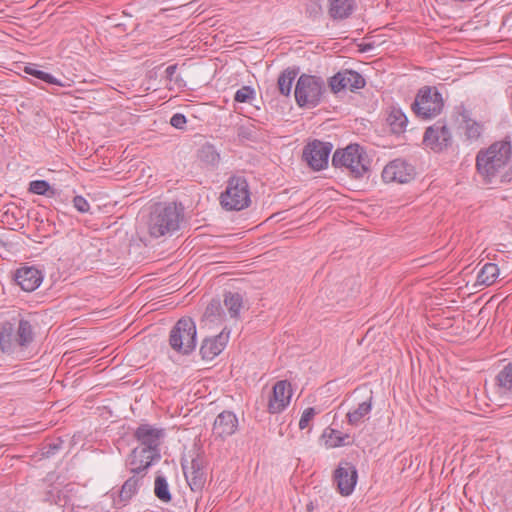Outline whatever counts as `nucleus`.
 Returning <instances> with one entry per match:
<instances>
[{
  "instance_id": "nucleus-11",
  "label": "nucleus",
  "mask_w": 512,
  "mask_h": 512,
  "mask_svg": "<svg viewBox=\"0 0 512 512\" xmlns=\"http://www.w3.org/2000/svg\"><path fill=\"white\" fill-rule=\"evenodd\" d=\"M337 490L342 496H349L354 491L358 473L356 467L347 461L340 462L333 474Z\"/></svg>"
},
{
  "instance_id": "nucleus-29",
  "label": "nucleus",
  "mask_w": 512,
  "mask_h": 512,
  "mask_svg": "<svg viewBox=\"0 0 512 512\" xmlns=\"http://www.w3.org/2000/svg\"><path fill=\"white\" fill-rule=\"evenodd\" d=\"M298 68H287L278 77V88L283 96H290L293 82L298 75Z\"/></svg>"
},
{
  "instance_id": "nucleus-16",
  "label": "nucleus",
  "mask_w": 512,
  "mask_h": 512,
  "mask_svg": "<svg viewBox=\"0 0 512 512\" xmlns=\"http://www.w3.org/2000/svg\"><path fill=\"white\" fill-rule=\"evenodd\" d=\"M443 98H415L411 109L415 115L423 120L437 117L443 110Z\"/></svg>"
},
{
  "instance_id": "nucleus-24",
  "label": "nucleus",
  "mask_w": 512,
  "mask_h": 512,
  "mask_svg": "<svg viewBox=\"0 0 512 512\" xmlns=\"http://www.w3.org/2000/svg\"><path fill=\"white\" fill-rule=\"evenodd\" d=\"M322 438L324 439L325 446L327 448H337L350 443V436L348 434H343L339 430L331 427L324 429Z\"/></svg>"
},
{
  "instance_id": "nucleus-18",
  "label": "nucleus",
  "mask_w": 512,
  "mask_h": 512,
  "mask_svg": "<svg viewBox=\"0 0 512 512\" xmlns=\"http://www.w3.org/2000/svg\"><path fill=\"white\" fill-rule=\"evenodd\" d=\"M183 473L192 491H201L206 482L203 461L200 458L192 459L190 466L182 464Z\"/></svg>"
},
{
  "instance_id": "nucleus-35",
  "label": "nucleus",
  "mask_w": 512,
  "mask_h": 512,
  "mask_svg": "<svg viewBox=\"0 0 512 512\" xmlns=\"http://www.w3.org/2000/svg\"><path fill=\"white\" fill-rule=\"evenodd\" d=\"M29 192L37 195L50 196L54 194L50 184L45 180H34L29 184Z\"/></svg>"
},
{
  "instance_id": "nucleus-14",
  "label": "nucleus",
  "mask_w": 512,
  "mask_h": 512,
  "mask_svg": "<svg viewBox=\"0 0 512 512\" xmlns=\"http://www.w3.org/2000/svg\"><path fill=\"white\" fill-rule=\"evenodd\" d=\"M134 437L139 446L153 452H160L161 440L164 437V430L150 424H141L134 432Z\"/></svg>"
},
{
  "instance_id": "nucleus-15",
  "label": "nucleus",
  "mask_w": 512,
  "mask_h": 512,
  "mask_svg": "<svg viewBox=\"0 0 512 512\" xmlns=\"http://www.w3.org/2000/svg\"><path fill=\"white\" fill-rule=\"evenodd\" d=\"M326 89V82L320 76L302 74L296 83L294 96H321Z\"/></svg>"
},
{
  "instance_id": "nucleus-7",
  "label": "nucleus",
  "mask_w": 512,
  "mask_h": 512,
  "mask_svg": "<svg viewBox=\"0 0 512 512\" xmlns=\"http://www.w3.org/2000/svg\"><path fill=\"white\" fill-rule=\"evenodd\" d=\"M366 85L365 78L357 71L344 69L328 79V86L333 94L357 93Z\"/></svg>"
},
{
  "instance_id": "nucleus-34",
  "label": "nucleus",
  "mask_w": 512,
  "mask_h": 512,
  "mask_svg": "<svg viewBox=\"0 0 512 512\" xmlns=\"http://www.w3.org/2000/svg\"><path fill=\"white\" fill-rule=\"evenodd\" d=\"M155 496L162 502H170L172 499L167 480L164 476L158 475L154 483Z\"/></svg>"
},
{
  "instance_id": "nucleus-38",
  "label": "nucleus",
  "mask_w": 512,
  "mask_h": 512,
  "mask_svg": "<svg viewBox=\"0 0 512 512\" xmlns=\"http://www.w3.org/2000/svg\"><path fill=\"white\" fill-rule=\"evenodd\" d=\"M321 98H295L300 108H314L319 105Z\"/></svg>"
},
{
  "instance_id": "nucleus-4",
  "label": "nucleus",
  "mask_w": 512,
  "mask_h": 512,
  "mask_svg": "<svg viewBox=\"0 0 512 512\" xmlns=\"http://www.w3.org/2000/svg\"><path fill=\"white\" fill-rule=\"evenodd\" d=\"M332 165L355 179L363 178L368 173L370 159L365 149L359 144H349L337 149L332 156Z\"/></svg>"
},
{
  "instance_id": "nucleus-21",
  "label": "nucleus",
  "mask_w": 512,
  "mask_h": 512,
  "mask_svg": "<svg viewBox=\"0 0 512 512\" xmlns=\"http://www.w3.org/2000/svg\"><path fill=\"white\" fill-rule=\"evenodd\" d=\"M372 400L373 396L372 392H370V395L364 401L350 410L346 415L348 424L358 426L363 423L372 410Z\"/></svg>"
},
{
  "instance_id": "nucleus-9",
  "label": "nucleus",
  "mask_w": 512,
  "mask_h": 512,
  "mask_svg": "<svg viewBox=\"0 0 512 512\" xmlns=\"http://www.w3.org/2000/svg\"><path fill=\"white\" fill-rule=\"evenodd\" d=\"M331 149L332 145L330 143L314 140L305 145L303 159L309 167L319 171L327 166Z\"/></svg>"
},
{
  "instance_id": "nucleus-2",
  "label": "nucleus",
  "mask_w": 512,
  "mask_h": 512,
  "mask_svg": "<svg viewBox=\"0 0 512 512\" xmlns=\"http://www.w3.org/2000/svg\"><path fill=\"white\" fill-rule=\"evenodd\" d=\"M35 331L30 320L21 317L17 325L4 321L0 325V350L13 355L24 352L34 341Z\"/></svg>"
},
{
  "instance_id": "nucleus-25",
  "label": "nucleus",
  "mask_w": 512,
  "mask_h": 512,
  "mask_svg": "<svg viewBox=\"0 0 512 512\" xmlns=\"http://www.w3.org/2000/svg\"><path fill=\"white\" fill-rule=\"evenodd\" d=\"M144 476V474H133L124 482L119 493L121 501H128L138 493Z\"/></svg>"
},
{
  "instance_id": "nucleus-12",
  "label": "nucleus",
  "mask_w": 512,
  "mask_h": 512,
  "mask_svg": "<svg viewBox=\"0 0 512 512\" xmlns=\"http://www.w3.org/2000/svg\"><path fill=\"white\" fill-rule=\"evenodd\" d=\"M160 452H153L149 449L135 447L127 460L129 470L132 474H144L151 464L160 459Z\"/></svg>"
},
{
  "instance_id": "nucleus-10",
  "label": "nucleus",
  "mask_w": 512,
  "mask_h": 512,
  "mask_svg": "<svg viewBox=\"0 0 512 512\" xmlns=\"http://www.w3.org/2000/svg\"><path fill=\"white\" fill-rule=\"evenodd\" d=\"M415 176L414 167L402 159L390 161L382 171V179L385 183H408Z\"/></svg>"
},
{
  "instance_id": "nucleus-28",
  "label": "nucleus",
  "mask_w": 512,
  "mask_h": 512,
  "mask_svg": "<svg viewBox=\"0 0 512 512\" xmlns=\"http://www.w3.org/2000/svg\"><path fill=\"white\" fill-rule=\"evenodd\" d=\"M498 275V266L494 263H486L478 272L477 284L488 287L495 283Z\"/></svg>"
},
{
  "instance_id": "nucleus-37",
  "label": "nucleus",
  "mask_w": 512,
  "mask_h": 512,
  "mask_svg": "<svg viewBox=\"0 0 512 512\" xmlns=\"http://www.w3.org/2000/svg\"><path fill=\"white\" fill-rule=\"evenodd\" d=\"M73 206L80 213H86L90 209V205H89L88 201L81 195H77L73 198Z\"/></svg>"
},
{
  "instance_id": "nucleus-8",
  "label": "nucleus",
  "mask_w": 512,
  "mask_h": 512,
  "mask_svg": "<svg viewBox=\"0 0 512 512\" xmlns=\"http://www.w3.org/2000/svg\"><path fill=\"white\" fill-rule=\"evenodd\" d=\"M453 137L450 129L443 121H437L426 128L423 135V145L439 153L452 146Z\"/></svg>"
},
{
  "instance_id": "nucleus-27",
  "label": "nucleus",
  "mask_w": 512,
  "mask_h": 512,
  "mask_svg": "<svg viewBox=\"0 0 512 512\" xmlns=\"http://www.w3.org/2000/svg\"><path fill=\"white\" fill-rule=\"evenodd\" d=\"M498 391L502 395H512V362L508 363L496 376Z\"/></svg>"
},
{
  "instance_id": "nucleus-13",
  "label": "nucleus",
  "mask_w": 512,
  "mask_h": 512,
  "mask_svg": "<svg viewBox=\"0 0 512 512\" xmlns=\"http://www.w3.org/2000/svg\"><path fill=\"white\" fill-rule=\"evenodd\" d=\"M292 388L287 380H280L275 383L272 394L268 401V412L271 414L281 413L290 404Z\"/></svg>"
},
{
  "instance_id": "nucleus-19",
  "label": "nucleus",
  "mask_w": 512,
  "mask_h": 512,
  "mask_svg": "<svg viewBox=\"0 0 512 512\" xmlns=\"http://www.w3.org/2000/svg\"><path fill=\"white\" fill-rule=\"evenodd\" d=\"M14 279L22 290L32 292L42 283L43 275L37 268L25 266L17 269Z\"/></svg>"
},
{
  "instance_id": "nucleus-44",
  "label": "nucleus",
  "mask_w": 512,
  "mask_h": 512,
  "mask_svg": "<svg viewBox=\"0 0 512 512\" xmlns=\"http://www.w3.org/2000/svg\"><path fill=\"white\" fill-rule=\"evenodd\" d=\"M257 99L258 98H244V97L234 98L235 101L240 102V103H252V101H255Z\"/></svg>"
},
{
  "instance_id": "nucleus-43",
  "label": "nucleus",
  "mask_w": 512,
  "mask_h": 512,
  "mask_svg": "<svg viewBox=\"0 0 512 512\" xmlns=\"http://www.w3.org/2000/svg\"><path fill=\"white\" fill-rule=\"evenodd\" d=\"M256 94L255 90L251 86H242L240 89H238L234 96H254Z\"/></svg>"
},
{
  "instance_id": "nucleus-32",
  "label": "nucleus",
  "mask_w": 512,
  "mask_h": 512,
  "mask_svg": "<svg viewBox=\"0 0 512 512\" xmlns=\"http://www.w3.org/2000/svg\"><path fill=\"white\" fill-rule=\"evenodd\" d=\"M242 296L239 293L227 292L224 295V305L231 317H237L242 307Z\"/></svg>"
},
{
  "instance_id": "nucleus-36",
  "label": "nucleus",
  "mask_w": 512,
  "mask_h": 512,
  "mask_svg": "<svg viewBox=\"0 0 512 512\" xmlns=\"http://www.w3.org/2000/svg\"><path fill=\"white\" fill-rule=\"evenodd\" d=\"M316 415V410L313 407L306 408L299 420V428L301 430H304L309 427L310 422L313 420L314 416Z\"/></svg>"
},
{
  "instance_id": "nucleus-30",
  "label": "nucleus",
  "mask_w": 512,
  "mask_h": 512,
  "mask_svg": "<svg viewBox=\"0 0 512 512\" xmlns=\"http://www.w3.org/2000/svg\"><path fill=\"white\" fill-rule=\"evenodd\" d=\"M198 158L199 160L208 166L215 167L218 165L220 161V155L217 152L216 148L210 144L205 143L201 146V148L198 150Z\"/></svg>"
},
{
  "instance_id": "nucleus-23",
  "label": "nucleus",
  "mask_w": 512,
  "mask_h": 512,
  "mask_svg": "<svg viewBox=\"0 0 512 512\" xmlns=\"http://www.w3.org/2000/svg\"><path fill=\"white\" fill-rule=\"evenodd\" d=\"M387 123L391 132L399 135L406 131L408 118L400 108L391 107L387 116Z\"/></svg>"
},
{
  "instance_id": "nucleus-39",
  "label": "nucleus",
  "mask_w": 512,
  "mask_h": 512,
  "mask_svg": "<svg viewBox=\"0 0 512 512\" xmlns=\"http://www.w3.org/2000/svg\"><path fill=\"white\" fill-rule=\"evenodd\" d=\"M61 445L62 441L47 443L42 449V455L45 457L53 456L61 448Z\"/></svg>"
},
{
  "instance_id": "nucleus-5",
  "label": "nucleus",
  "mask_w": 512,
  "mask_h": 512,
  "mask_svg": "<svg viewBox=\"0 0 512 512\" xmlns=\"http://www.w3.org/2000/svg\"><path fill=\"white\" fill-rule=\"evenodd\" d=\"M220 204L227 211H241L250 206L251 192L245 177L232 176L228 179L220 195Z\"/></svg>"
},
{
  "instance_id": "nucleus-1",
  "label": "nucleus",
  "mask_w": 512,
  "mask_h": 512,
  "mask_svg": "<svg viewBox=\"0 0 512 512\" xmlns=\"http://www.w3.org/2000/svg\"><path fill=\"white\" fill-rule=\"evenodd\" d=\"M511 157V145L507 141L491 144L486 150H480L476 156V168L483 180L489 184H498L512 180V168H508Z\"/></svg>"
},
{
  "instance_id": "nucleus-33",
  "label": "nucleus",
  "mask_w": 512,
  "mask_h": 512,
  "mask_svg": "<svg viewBox=\"0 0 512 512\" xmlns=\"http://www.w3.org/2000/svg\"><path fill=\"white\" fill-rule=\"evenodd\" d=\"M177 65H169L166 70L167 87L169 90L181 89L185 86L184 80L177 74Z\"/></svg>"
},
{
  "instance_id": "nucleus-6",
  "label": "nucleus",
  "mask_w": 512,
  "mask_h": 512,
  "mask_svg": "<svg viewBox=\"0 0 512 512\" xmlns=\"http://www.w3.org/2000/svg\"><path fill=\"white\" fill-rule=\"evenodd\" d=\"M196 325L189 317L179 319L170 331V347L183 355L190 354L196 347Z\"/></svg>"
},
{
  "instance_id": "nucleus-20",
  "label": "nucleus",
  "mask_w": 512,
  "mask_h": 512,
  "mask_svg": "<svg viewBox=\"0 0 512 512\" xmlns=\"http://www.w3.org/2000/svg\"><path fill=\"white\" fill-rule=\"evenodd\" d=\"M328 15L340 21L349 18L356 9V0H327Z\"/></svg>"
},
{
  "instance_id": "nucleus-31",
  "label": "nucleus",
  "mask_w": 512,
  "mask_h": 512,
  "mask_svg": "<svg viewBox=\"0 0 512 512\" xmlns=\"http://www.w3.org/2000/svg\"><path fill=\"white\" fill-rule=\"evenodd\" d=\"M23 71L26 74L31 75L47 84L63 86L61 81L56 79L53 75H51L50 73H47L43 70H40L39 65H37V64L30 63L24 67Z\"/></svg>"
},
{
  "instance_id": "nucleus-26",
  "label": "nucleus",
  "mask_w": 512,
  "mask_h": 512,
  "mask_svg": "<svg viewBox=\"0 0 512 512\" xmlns=\"http://www.w3.org/2000/svg\"><path fill=\"white\" fill-rule=\"evenodd\" d=\"M464 135L467 140L475 141L482 133V125L470 118L469 112L463 110L461 113Z\"/></svg>"
},
{
  "instance_id": "nucleus-42",
  "label": "nucleus",
  "mask_w": 512,
  "mask_h": 512,
  "mask_svg": "<svg viewBox=\"0 0 512 512\" xmlns=\"http://www.w3.org/2000/svg\"><path fill=\"white\" fill-rule=\"evenodd\" d=\"M416 96H441V93L436 87L423 86L418 90Z\"/></svg>"
},
{
  "instance_id": "nucleus-3",
  "label": "nucleus",
  "mask_w": 512,
  "mask_h": 512,
  "mask_svg": "<svg viewBox=\"0 0 512 512\" xmlns=\"http://www.w3.org/2000/svg\"><path fill=\"white\" fill-rule=\"evenodd\" d=\"M183 217L184 213L181 205L158 203L150 213L147 222L148 233L154 238L171 235L179 229Z\"/></svg>"
},
{
  "instance_id": "nucleus-22",
  "label": "nucleus",
  "mask_w": 512,
  "mask_h": 512,
  "mask_svg": "<svg viewBox=\"0 0 512 512\" xmlns=\"http://www.w3.org/2000/svg\"><path fill=\"white\" fill-rule=\"evenodd\" d=\"M225 347L222 334L205 339L200 347V354L204 360H212L219 355Z\"/></svg>"
},
{
  "instance_id": "nucleus-40",
  "label": "nucleus",
  "mask_w": 512,
  "mask_h": 512,
  "mask_svg": "<svg viewBox=\"0 0 512 512\" xmlns=\"http://www.w3.org/2000/svg\"><path fill=\"white\" fill-rule=\"evenodd\" d=\"M170 124L177 129H183L186 124V117L183 114L176 113L171 117Z\"/></svg>"
},
{
  "instance_id": "nucleus-41",
  "label": "nucleus",
  "mask_w": 512,
  "mask_h": 512,
  "mask_svg": "<svg viewBox=\"0 0 512 512\" xmlns=\"http://www.w3.org/2000/svg\"><path fill=\"white\" fill-rule=\"evenodd\" d=\"M221 310V305H220V301L218 300H213L210 302V304L207 306L206 308V312H205V315L207 317H211V316H215V315H219V312Z\"/></svg>"
},
{
  "instance_id": "nucleus-17",
  "label": "nucleus",
  "mask_w": 512,
  "mask_h": 512,
  "mask_svg": "<svg viewBox=\"0 0 512 512\" xmlns=\"http://www.w3.org/2000/svg\"><path fill=\"white\" fill-rule=\"evenodd\" d=\"M238 428V418L231 411L221 412L214 420L212 435L222 440L233 435Z\"/></svg>"
}]
</instances>
